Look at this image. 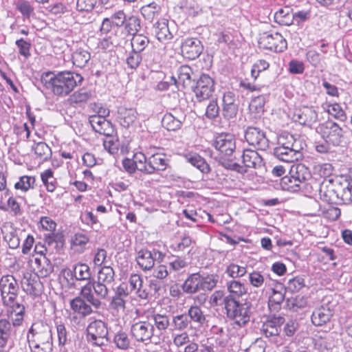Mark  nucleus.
Masks as SVG:
<instances>
[{
	"label": "nucleus",
	"instance_id": "nucleus-1",
	"mask_svg": "<svg viewBox=\"0 0 352 352\" xmlns=\"http://www.w3.org/2000/svg\"><path fill=\"white\" fill-rule=\"evenodd\" d=\"M41 82L52 93L58 96H66L70 94L74 89L81 85L82 76L75 72L64 71L57 74L45 73L41 76Z\"/></svg>",
	"mask_w": 352,
	"mask_h": 352
},
{
	"label": "nucleus",
	"instance_id": "nucleus-2",
	"mask_svg": "<svg viewBox=\"0 0 352 352\" xmlns=\"http://www.w3.org/2000/svg\"><path fill=\"white\" fill-rule=\"evenodd\" d=\"M344 177L325 178L320 183V199L329 204H348L352 202V189Z\"/></svg>",
	"mask_w": 352,
	"mask_h": 352
},
{
	"label": "nucleus",
	"instance_id": "nucleus-3",
	"mask_svg": "<svg viewBox=\"0 0 352 352\" xmlns=\"http://www.w3.org/2000/svg\"><path fill=\"white\" fill-rule=\"evenodd\" d=\"M32 352H52L53 337L52 327L42 321L34 322L27 333Z\"/></svg>",
	"mask_w": 352,
	"mask_h": 352
},
{
	"label": "nucleus",
	"instance_id": "nucleus-4",
	"mask_svg": "<svg viewBox=\"0 0 352 352\" xmlns=\"http://www.w3.org/2000/svg\"><path fill=\"white\" fill-rule=\"evenodd\" d=\"M303 146L301 141L289 133L278 136L277 146L273 150L274 155L280 161L293 162L301 159Z\"/></svg>",
	"mask_w": 352,
	"mask_h": 352
},
{
	"label": "nucleus",
	"instance_id": "nucleus-5",
	"mask_svg": "<svg viewBox=\"0 0 352 352\" xmlns=\"http://www.w3.org/2000/svg\"><path fill=\"white\" fill-rule=\"evenodd\" d=\"M109 287L105 283L92 280L82 287L80 295L95 309H99L102 305L101 300L106 299L109 296Z\"/></svg>",
	"mask_w": 352,
	"mask_h": 352
},
{
	"label": "nucleus",
	"instance_id": "nucleus-6",
	"mask_svg": "<svg viewBox=\"0 0 352 352\" xmlns=\"http://www.w3.org/2000/svg\"><path fill=\"white\" fill-rule=\"evenodd\" d=\"M227 317L239 327L245 326L253 314V306L250 302H241L233 300L226 310Z\"/></svg>",
	"mask_w": 352,
	"mask_h": 352
},
{
	"label": "nucleus",
	"instance_id": "nucleus-7",
	"mask_svg": "<svg viewBox=\"0 0 352 352\" xmlns=\"http://www.w3.org/2000/svg\"><path fill=\"white\" fill-rule=\"evenodd\" d=\"M258 45L261 48L282 52L287 47V43L285 38L277 32H263L260 35Z\"/></svg>",
	"mask_w": 352,
	"mask_h": 352
},
{
	"label": "nucleus",
	"instance_id": "nucleus-8",
	"mask_svg": "<svg viewBox=\"0 0 352 352\" xmlns=\"http://www.w3.org/2000/svg\"><path fill=\"white\" fill-rule=\"evenodd\" d=\"M107 326L105 322L100 320H95L87 327V339L97 346L107 345L109 339Z\"/></svg>",
	"mask_w": 352,
	"mask_h": 352
},
{
	"label": "nucleus",
	"instance_id": "nucleus-9",
	"mask_svg": "<svg viewBox=\"0 0 352 352\" xmlns=\"http://www.w3.org/2000/svg\"><path fill=\"white\" fill-rule=\"evenodd\" d=\"M19 290L17 280L12 275L3 276L0 279V291L3 305L15 301Z\"/></svg>",
	"mask_w": 352,
	"mask_h": 352
},
{
	"label": "nucleus",
	"instance_id": "nucleus-10",
	"mask_svg": "<svg viewBox=\"0 0 352 352\" xmlns=\"http://www.w3.org/2000/svg\"><path fill=\"white\" fill-rule=\"evenodd\" d=\"M155 328L152 322L147 320L134 322L131 327V335L138 342L148 344L152 342Z\"/></svg>",
	"mask_w": 352,
	"mask_h": 352
},
{
	"label": "nucleus",
	"instance_id": "nucleus-11",
	"mask_svg": "<svg viewBox=\"0 0 352 352\" xmlns=\"http://www.w3.org/2000/svg\"><path fill=\"white\" fill-rule=\"evenodd\" d=\"M311 178V172L305 165L296 164L291 166L289 177H284L282 181L284 184H289L288 188H292L294 186L299 187L300 184H305Z\"/></svg>",
	"mask_w": 352,
	"mask_h": 352
},
{
	"label": "nucleus",
	"instance_id": "nucleus-12",
	"mask_svg": "<svg viewBox=\"0 0 352 352\" xmlns=\"http://www.w3.org/2000/svg\"><path fill=\"white\" fill-rule=\"evenodd\" d=\"M318 129L322 138L333 146H340L344 142V131L337 123L328 120Z\"/></svg>",
	"mask_w": 352,
	"mask_h": 352
},
{
	"label": "nucleus",
	"instance_id": "nucleus-13",
	"mask_svg": "<svg viewBox=\"0 0 352 352\" xmlns=\"http://www.w3.org/2000/svg\"><path fill=\"white\" fill-rule=\"evenodd\" d=\"M335 306L333 302L324 300L320 306L313 311L311 316L312 324L316 327H321L330 322L335 313Z\"/></svg>",
	"mask_w": 352,
	"mask_h": 352
},
{
	"label": "nucleus",
	"instance_id": "nucleus-14",
	"mask_svg": "<svg viewBox=\"0 0 352 352\" xmlns=\"http://www.w3.org/2000/svg\"><path fill=\"white\" fill-rule=\"evenodd\" d=\"M245 138L248 144L256 149L265 151L269 147L270 141L265 133L255 126H248L245 131Z\"/></svg>",
	"mask_w": 352,
	"mask_h": 352
},
{
	"label": "nucleus",
	"instance_id": "nucleus-15",
	"mask_svg": "<svg viewBox=\"0 0 352 352\" xmlns=\"http://www.w3.org/2000/svg\"><path fill=\"white\" fill-rule=\"evenodd\" d=\"M199 102L208 99L214 91V81L208 74H201L193 89Z\"/></svg>",
	"mask_w": 352,
	"mask_h": 352
},
{
	"label": "nucleus",
	"instance_id": "nucleus-16",
	"mask_svg": "<svg viewBox=\"0 0 352 352\" xmlns=\"http://www.w3.org/2000/svg\"><path fill=\"white\" fill-rule=\"evenodd\" d=\"M138 113L135 109L120 105L115 113L116 121L124 128H129L138 119Z\"/></svg>",
	"mask_w": 352,
	"mask_h": 352
},
{
	"label": "nucleus",
	"instance_id": "nucleus-17",
	"mask_svg": "<svg viewBox=\"0 0 352 352\" xmlns=\"http://www.w3.org/2000/svg\"><path fill=\"white\" fill-rule=\"evenodd\" d=\"M181 50L184 57L195 60L202 53L203 45L197 38H187L182 42Z\"/></svg>",
	"mask_w": 352,
	"mask_h": 352
},
{
	"label": "nucleus",
	"instance_id": "nucleus-18",
	"mask_svg": "<svg viewBox=\"0 0 352 352\" xmlns=\"http://www.w3.org/2000/svg\"><path fill=\"white\" fill-rule=\"evenodd\" d=\"M214 148L226 156L231 155L236 148L234 136L229 133L218 135L213 142Z\"/></svg>",
	"mask_w": 352,
	"mask_h": 352
},
{
	"label": "nucleus",
	"instance_id": "nucleus-19",
	"mask_svg": "<svg viewBox=\"0 0 352 352\" xmlns=\"http://www.w3.org/2000/svg\"><path fill=\"white\" fill-rule=\"evenodd\" d=\"M89 122L94 131L101 135L111 137L116 132L111 122L103 116H91L89 118Z\"/></svg>",
	"mask_w": 352,
	"mask_h": 352
},
{
	"label": "nucleus",
	"instance_id": "nucleus-20",
	"mask_svg": "<svg viewBox=\"0 0 352 352\" xmlns=\"http://www.w3.org/2000/svg\"><path fill=\"white\" fill-rule=\"evenodd\" d=\"M284 322L283 317L274 316L263 324L261 331L267 338H276L279 335L280 327Z\"/></svg>",
	"mask_w": 352,
	"mask_h": 352
},
{
	"label": "nucleus",
	"instance_id": "nucleus-21",
	"mask_svg": "<svg viewBox=\"0 0 352 352\" xmlns=\"http://www.w3.org/2000/svg\"><path fill=\"white\" fill-rule=\"evenodd\" d=\"M294 117L295 120L300 124L311 126L316 122L318 113L313 107H303L296 110Z\"/></svg>",
	"mask_w": 352,
	"mask_h": 352
},
{
	"label": "nucleus",
	"instance_id": "nucleus-22",
	"mask_svg": "<svg viewBox=\"0 0 352 352\" xmlns=\"http://www.w3.org/2000/svg\"><path fill=\"white\" fill-rule=\"evenodd\" d=\"M8 307L7 314L12 321L13 327H19L21 325L25 314V306L18 302H12L10 305H6Z\"/></svg>",
	"mask_w": 352,
	"mask_h": 352
},
{
	"label": "nucleus",
	"instance_id": "nucleus-23",
	"mask_svg": "<svg viewBox=\"0 0 352 352\" xmlns=\"http://www.w3.org/2000/svg\"><path fill=\"white\" fill-rule=\"evenodd\" d=\"M168 165V160L163 153H155L148 157L146 173L153 174L155 171L164 170Z\"/></svg>",
	"mask_w": 352,
	"mask_h": 352
},
{
	"label": "nucleus",
	"instance_id": "nucleus-24",
	"mask_svg": "<svg viewBox=\"0 0 352 352\" xmlns=\"http://www.w3.org/2000/svg\"><path fill=\"white\" fill-rule=\"evenodd\" d=\"M34 270L38 277L45 278L54 272V265L45 254H40L34 258Z\"/></svg>",
	"mask_w": 352,
	"mask_h": 352
},
{
	"label": "nucleus",
	"instance_id": "nucleus-25",
	"mask_svg": "<svg viewBox=\"0 0 352 352\" xmlns=\"http://www.w3.org/2000/svg\"><path fill=\"white\" fill-rule=\"evenodd\" d=\"M13 333L12 325L10 322L2 318L0 320V351H4L9 343L11 342Z\"/></svg>",
	"mask_w": 352,
	"mask_h": 352
},
{
	"label": "nucleus",
	"instance_id": "nucleus-26",
	"mask_svg": "<svg viewBox=\"0 0 352 352\" xmlns=\"http://www.w3.org/2000/svg\"><path fill=\"white\" fill-rule=\"evenodd\" d=\"M243 163L245 167L259 168L264 165L263 157L254 150L245 149L243 155Z\"/></svg>",
	"mask_w": 352,
	"mask_h": 352
},
{
	"label": "nucleus",
	"instance_id": "nucleus-27",
	"mask_svg": "<svg viewBox=\"0 0 352 352\" xmlns=\"http://www.w3.org/2000/svg\"><path fill=\"white\" fill-rule=\"evenodd\" d=\"M192 69L188 65H184L180 66L177 69L178 80H177L175 77H172V80L177 86L178 84H182L183 88L188 87H192Z\"/></svg>",
	"mask_w": 352,
	"mask_h": 352
},
{
	"label": "nucleus",
	"instance_id": "nucleus-28",
	"mask_svg": "<svg viewBox=\"0 0 352 352\" xmlns=\"http://www.w3.org/2000/svg\"><path fill=\"white\" fill-rule=\"evenodd\" d=\"M129 283L131 291L134 292L138 297L142 299H146L148 297V292L143 287L142 277L138 274H133L130 276Z\"/></svg>",
	"mask_w": 352,
	"mask_h": 352
},
{
	"label": "nucleus",
	"instance_id": "nucleus-29",
	"mask_svg": "<svg viewBox=\"0 0 352 352\" xmlns=\"http://www.w3.org/2000/svg\"><path fill=\"white\" fill-rule=\"evenodd\" d=\"M201 274L193 273L190 274L182 285L183 291L188 294H193L201 290Z\"/></svg>",
	"mask_w": 352,
	"mask_h": 352
},
{
	"label": "nucleus",
	"instance_id": "nucleus-30",
	"mask_svg": "<svg viewBox=\"0 0 352 352\" xmlns=\"http://www.w3.org/2000/svg\"><path fill=\"white\" fill-rule=\"evenodd\" d=\"M226 289L229 297H231L233 300H238L248 292V289L244 283L236 280L228 281L226 283Z\"/></svg>",
	"mask_w": 352,
	"mask_h": 352
},
{
	"label": "nucleus",
	"instance_id": "nucleus-31",
	"mask_svg": "<svg viewBox=\"0 0 352 352\" xmlns=\"http://www.w3.org/2000/svg\"><path fill=\"white\" fill-rule=\"evenodd\" d=\"M153 256L152 252L146 249H141L138 252L135 260L142 270L148 271L154 267Z\"/></svg>",
	"mask_w": 352,
	"mask_h": 352
},
{
	"label": "nucleus",
	"instance_id": "nucleus-32",
	"mask_svg": "<svg viewBox=\"0 0 352 352\" xmlns=\"http://www.w3.org/2000/svg\"><path fill=\"white\" fill-rule=\"evenodd\" d=\"M162 12L161 6L155 2H152L141 7L140 12L145 20L152 22L157 19Z\"/></svg>",
	"mask_w": 352,
	"mask_h": 352
},
{
	"label": "nucleus",
	"instance_id": "nucleus-33",
	"mask_svg": "<svg viewBox=\"0 0 352 352\" xmlns=\"http://www.w3.org/2000/svg\"><path fill=\"white\" fill-rule=\"evenodd\" d=\"M233 299L226 294L223 290L214 291L210 297V303L213 307L223 306L226 310Z\"/></svg>",
	"mask_w": 352,
	"mask_h": 352
},
{
	"label": "nucleus",
	"instance_id": "nucleus-34",
	"mask_svg": "<svg viewBox=\"0 0 352 352\" xmlns=\"http://www.w3.org/2000/svg\"><path fill=\"white\" fill-rule=\"evenodd\" d=\"M87 302L86 299L82 296L81 297H76L70 302L71 308L74 311L83 316H89L93 312V310L91 307V305L87 304Z\"/></svg>",
	"mask_w": 352,
	"mask_h": 352
},
{
	"label": "nucleus",
	"instance_id": "nucleus-35",
	"mask_svg": "<svg viewBox=\"0 0 352 352\" xmlns=\"http://www.w3.org/2000/svg\"><path fill=\"white\" fill-rule=\"evenodd\" d=\"M153 30L156 38L160 41L168 40L173 37L168 26V20L165 19L157 21L153 25Z\"/></svg>",
	"mask_w": 352,
	"mask_h": 352
},
{
	"label": "nucleus",
	"instance_id": "nucleus-36",
	"mask_svg": "<svg viewBox=\"0 0 352 352\" xmlns=\"http://www.w3.org/2000/svg\"><path fill=\"white\" fill-rule=\"evenodd\" d=\"M148 319L154 323L155 328L160 331H166L171 325L170 316L166 314H153Z\"/></svg>",
	"mask_w": 352,
	"mask_h": 352
},
{
	"label": "nucleus",
	"instance_id": "nucleus-37",
	"mask_svg": "<svg viewBox=\"0 0 352 352\" xmlns=\"http://www.w3.org/2000/svg\"><path fill=\"white\" fill-rule=\"evenodd\" d=\"M89 52L83 47L77 48L72 54V63L78 67H85L90 60Z\"/></svg>",
	"mask_w": 352,
	"mask_h": 352
},
{
	"label": "nucleus",
	"instance_id": "nucleus-38",
	"mask_svg": "<svg viewBox=\"0 0 352 352\" xmlns=\"http://www.w3.org/2000/svg\"><path fill=\"white\" fill-rule=\"evenodd\" d=\"M185 158L188 162L196 167L203 173H208L210 167L206 160L197 153H189L186 155Z\"/></svg>",
	"mask_w": 352,
	"mask_h": 352
},
{
	"label": "nucleus",
	"instance_id": "nucleus-39",
	"mask_svg": "<svg viewBox=\"0 0 352 352\" xmlns=\"http://www.w3.org/2000/svg\"><path fill=\"white\" fill-rule=\"evenodd\" d=\"M188 316L190 324L192 322L201 327L206 322V317L202 311L201 309L197 306H191L186 314Z\"/></svg>",
	"mask_w": 352,
	"mask_h": 352
},
{
	"label": "nucleus",
	"instance_id": "nucleus-40",
	"mask_svg": "<svg viewBox=\"0 0 352 352\" xmlns=\"http://www.w3.org/2000/svg\"><path fill=\"white\" fill-rule=\"evenodd\" d=\"M76 280H87L91 282V272L90 267L85 263H77L71 271Z\"/></svg>",
	"mask_w": 352,
	"mask_h": 352
},
{
	"label": "nucleus",
	"instance_id": "nucleus-41",
	"mask_svg": "<svg viewBox=\"0 0 352 352\" xmlns=\"http://www.w3.org/2000/svg\"><path fill=\"white\" fill-rule=\"evenodd\" d=\"M97 280L111 286L115 280V272L113 267L109 265L102 267L98 272Z\"/></svg>",
	"mask_w": 352,
	"mask_h": 352
},
{
	"label": "nucleus",
	"instance_id": "nucleus-42",
	"mask_svg": "<svg viewBox=\"0 0 352 352\" xmlns=\"http://www.w3.org/2000/svg\"><path fill=\"white\" fill-rule=\"evenodd\" d=\"M191 324L186 314L173 316L171 318V327L173 331H184Z\"/></svg>",
	"mask_w": 352,
	"mask_h": 352
},
{
	"label": "nucleus",
	"instance_id": "nucleus-43",
	"mask_svg": "<svg viewBox=\"0 0 352 352\" xmlns=\"http://www.w3.org/2000/svg\"><path fill=\"white\" fill-rule=\"evenodd\" d=\"M293 14L289 8H280L276 12L274 19L280 25H290L292 24Z\"/></svg>",
	"mask_w": 352,
	"mask_h": 352
},
{
	"label": "nucleus",
	"instance_id": "nucleus-44",
	"mask_svg": "<svg viewBox=\"0 0 352 352\" xmlns=\"http://www.w3.org/2000/svg\"><path fill=\"white\" fill-rule=\"evenodd\" d=\"M42 182L48 192H52L56 188L57 182L54 176V172L49 168L41 173Z\"/></svg>",
	"mask_w": 352,
	"mask_h": 352
},
{
	"label": "nucleus",
	"instance_id": "nucleus-45",
	"mask_svg": "<svg viewBox=\"0 0 352 352\" xmlns=\"http://www.w3.org/2000/svg\"><path fill=\"white\" fill-rule=\"evenodd\" d=\"M111 21L116 28L114 30L116 34H119L122 36H124L125 33L122 31L121 27L124 25L126 17V14H124V11L119 10L116 12H115L113 14L111 15Z\"/></svg>",
	"mask_w": 352,
	"mask_h": 352
},
{
	"label": "nucleus",
	"instance_id": "nucleus-46",
	"mask_svg": "<svg viewBox=\"0 0 352 352\" xmlns=\"http://www.w3.org/2000/svg\"><path fill=\"white\" fill-rule=\"evenodd\" d=\"M149 43V38L146 36L142 34H135L131 38L132 50L142 52L148 45Z\"/></svg>",
	"mask_w": 352,
	"mask_h": 352
},
{
	"label": "nucleus",
	"instance_id": "nucleus-47",
	"mask_svg": "<svg viewBox=\"0 0 352 352\" xmlns=\"http://www.w3.org/2000/svg\"><path fill=\"white\" fill-rule=\"evenodd\" d=\"M124 29L127 34L135 35L138 34L141 29L140 19L136 16H131L126 19L124 23Z\"/></svg>",
	"mask_w": 352,
	"mask_h": 352
},
{
	"label": "nucleus",
	"instance_id": "nucleus-48",
	"mask_svg": "<svg viewBox=\"0 0 352 352\" xmlns=\"http://www.w3.org/2000/svg\"><path fill=\"white\" fill-rule=\"evenodd\" d=\"M307 304V299L300 295L288 298L286 300V307L294 311H297L298 309L305 307Z\"/></svg>",
	"mask_w": 352,
	"mask_h": 352
},
{
	"label": "nucleus",
	"instance_id": "nucleus-49",
	"mask_svg": "<svg viewBox=\"0 0 352 352\" xmlns=\"http://www.w3.org/2000/svg\"><path fill=\"white\" fill-rule=\"evenodd\" d=\"M182 122L171 113H166L162 120V126L168 131H176L180 129Z\"/></svg>",
	"mask_w": 352,
	"mask_h": 352
},
{
	"label": "nucleus",
	"instance_id": "nucleus-50",
	"mask_svg": "<svg viewBox=\"0 0 352 352\" xmlns=\"http://www.w3.org/2000/svg\"><path fill=\"white\" fill-rule=\"evenodd\" d=\"M32 148L34 153L43 161H47L52 156V150L45 142H38Z\"/></svg>",
	"mask_w": 352,
	"mask_h": 352
},
{
	"label": "nucleus",
	"instance_id": "nucleus-51",
	"mask_svg": "<svg viewBox=\"0 0 352 352\" xmlns=\"http://www.w3.org/2000/svg\"><path fill=\"white\" fill-rule=\"evenodd\" d=\"M91 97V92L86 88H81L69 97L71 102L79 104L87 102Z\"/></svg>",
	"mask_w": 352,
	"mask_h": 352
},
{
	"label": "nucleus",
	"instance_id": "nucleus-52",
	"mask_svg": "<svg viewBox=\"0 0 352 352\" xmlns=\"http://www.w3.org/2000/svg\"><path fill=\"white\" fill-rule=\"evenodd\" d=\"M16 8L25 19H30L35 15L34 8L26 0H19L16 3Z\"/></svg>",
	"mask_w": 352,
	"mask_h": 352
},
{
	"label": "nucleus",
	"instance_id": "nucleus-53",
	"mask_svg": "<svg viewBox=\"0 0 352 352\" xmlns=\"http://www.w3.org/2000/svg\"><path fill=\"white\" fill-rule=\"evenodd\" d=\"M225 272L232 278H238L247 273V268L245 266L232 263L226 267Z\"/></svg>",
	"mask_w": 352,
	"mask_h": 352
},
{
	"label": "nucleus",
	"instance_id": "nucleus-54",
	"mask_svg": "<svg viewBox=\"0 0 352 352\" xmlns=\"http://www.w3.org/2000/svg\"><path fill=\"white\" fill-rule=\"evenodd\" d=\"M35 182L34 177L24 175L19 178V181L15 184L14 188L26 192L30 188H34Z\"/></svg>",
	"mask_w": 352,
	"mask_h": 352
},
{
	"label": "nucleus",
	"instance_id": "nucleus-55",
	"mask_svg": "<svg viewBox=\"0 0 352 352\" xmlns=\"http://www.w3.org/2000/svg\"><path fill=\"white\" fill-rule=\"evenodd\" d=\"M218 280L219 276L217 274H209L206 276L201 275V290L211 291L217 286Z\"/></svg>",
	"mask_w": 352,
	"mask_h": 352
},
{
	"label": "nucleus",
	"instance_id": "nucleus-56",
	"mask_svg": "<svg viewBox=\"0 0 352 352\" xmlns=\"http://www.w3.org/2000/svg\"><path fill=\"white\" fill-rule=\"evenodd\" d=\"M113 342L116 346L122 350H126L130 346V340L126 333L124 331H119L116 333Z\"/></svg>",
	"mask_w": 352,
	"mask_h": 352
},
{
	"label": "nucleus",
	"instance_id": "nucleus-57",
	"mask_svg": "<svg viewBox=\"0 0 352 352\" xmlns=\"http://www.w3.org/2000/svg\"><path fill=\"white\" fill-rule=\"evenodd\" d=\"M311 14L309 10H300L294 12L292 24L302 27L304 23L311 19Z\"/></svg>",
	"mask_w": 352,
	"mask_h": 352
},
{
	"label": "nucleus",
	"instance_id": "nucleus-58",
	"mask_svg": "<svg viewBox=\"0 0 352 352\" xmlns=\"http://www.w3.org/2000/svg\"><path fill=\"white\" fill-rule=\"evenodd\" d=\"M142 60V57L141 55V52H136L135 50H132L129 53V55L126 58V64L131 69L137 68L141 61Z\"/></svg>",
	"mask_w": 352,
	"mask_h": 352
},
{
	"label": "nucleus",
	"instance_id": "nucleus-59",
	"mask_svg": "<svg viewBox=\"0 0 352 352\" xmlns=\"http://www.w3.org/2000/svg\"><path fill=\"white\" fill-rule=\"evenodd\" d=\"M124 36L115 34V37L113 38L109 37L104 38L102 40H101L100 42V47L103 50H106L108 49L111 45H120L121 42L124 40Z\"/></svg>",
	"mask_w": 352,
	"mask_h": 352
},
{
	"label": "nucleus",
	"instance_id": "nucleus-60",
	"mask_svg": "<svg viewBox=\"0 0 352 352\" xmlns=\"http://www.w3.org/2000/svg\"><path fill=\"white\" fill-rule=\"evenodd\" d=\"M327 111L334 118L341 121H344L346 119L345 112L338 103L329 105Z\"/></svg>",
	"mask_w": 352,
	"mask_h": 352
},
{
	"label": "nucleus",
	"instance_id": "nucleus-61",
	"mask_svg": "<svg viewBox=\"0 0 352 352\" xmlns=\"http://www.w3.org/2000/svg\"><path fill=\"white\" fill-rule=\"evenodd\" d=\"M305 280L302 277L297 276L290 279L287 283V289L291 292H297L305 287Z\"/></svg>",
	"mask_w": 352,
	"mask_h": 352
},
{
	"label": "nucleus",
	"instance_id": "nucleus-62",
	"mask_svg": "<svg viewBox=\"0 0 352 352\" xmlns=\"http://www.w3.org/2000/svg\"><path fill=\"white\" fill-rule=\"evenodd\" d=\"M88 242V236L82 233L75 234L72 239L73 245L79 247V249H78L79 251H82Z\"/></svg>",
	"mask_w": 352,
	"mask_h": 352
},
{
	"label": "nucleus",
	"instance_id": "nucleus-63",
	"mask_svg": "<svg viewBox=\"0 0 352 352\" xmlns=\"http://www.w3.org/2000/svg\"><path fill=\"white\" fill-rule=\"evenodd\" d=\"M190 342V337L187 332L182 331L174 336L173 339V344L177 347H181Z\"/></svg>",
	"mask_w": 352,
	"mask_h": 352
},
{
	"label": "nucleus",
	"instance_id": "nucleus-64",
	"mask_svg": "<svg viewBox=\"0 0 352 352\" xmlns=\"http://www.w3.org/2000/svg\"><path fill=\"white\" fill-rule=\"evenodd\" d=\"M249 280L252 286L261 287L265 282V278L259 272L254 271L249 274Z\"/></svg>",
	"mask_w": 352,
	"mask_h": 352
}]
</instances>
